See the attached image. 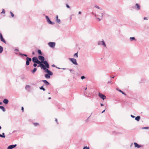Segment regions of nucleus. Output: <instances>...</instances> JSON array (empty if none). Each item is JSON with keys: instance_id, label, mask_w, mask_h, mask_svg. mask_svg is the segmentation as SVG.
Returning a JSON list of instances; mask_svg holds the SVG:
<instances>
[{"instance_id": "nucleus-47", "label": "nucleus", "mask_w": 149, "mask_h": 149, "mask_svg": "<svg viewBox=\"0 0 149 149\" xmlns=\"http://www.w3.org/2000/svg\"><path fill=\"white\" fill-rule=\"evenodd\" d=\"M81 11H79V12H78V13L79 14H81Z\"/></svg>"}, {"instance_id": "nucleus-53", "label": "nucleus", "mask_w": 149, "mask_h": 149, "mask_svg": "<svg viewBox=\"0 0 149 149\" xmlns=\"http://www.w3.org/2000/svg\"><path fill=\"white\" fill-rule=\"evenodd\" d=\"M62 69L63 70H65L66 69V68H62Z\"/></svg>"}, {"instance_id": "nucleus-49", "label": "nucleus", "mask_w": 149, "mask_h": 149, "mask_svg": "<svg viewBox=\"0 0 149 149\" xmlns=\"http://www.w3.org/2000/svg\"><path fill=\"white\" fill-rule=\"evenodd\" d=\"M100 105L101 106H103L104 105L102 103H100Z\"/></svg>"}, {"instance_id": "nucleus-7", "label": "nucleus", "mask_w": 149, "mask_h": 149, "mask_svg": "<svg viewBox=\"0 0 149 149\" xmlns=\"http://www.w3.org/2000/svg\"><path fill=\"white\" fill-rule=\"evenodd\" d=\"M98 95L103 100H104L106 98V97L104 95L100 92L99 93Z\"/></svg>"}, {"instance_id": "nucleus-48", "label": "nucleus", "mask_w": 149, "mask_h": 149, "mask_svg": "<svg viewBox=\"0 0 149 149\" xmlns=\"http://www.w3.org/2000/svg\"><path fill=\"white\" fill-rule=\"evenodd\" d=\"M52 66L53 67H55V65H54L53 64L52 65Z\"/></svg>"}, {"instance_id": "nucleus-39", "label": "nucleus", "mask_w": 149, "mask_h": 149, "mask_svg": "<svg viewBox=\"0 0 149 149\" xmlns=\"http://www.w3.org/2000/svg\"><path fill=\"white\" fill-rule=\"evenodd\" d=\"M21 79H25V77H23L21 78Z\"/></svg>"}, {"instance_id": "nucleus-57", "label": "nucleus", "mask_w": 149, "mask_h": 149, "mask_svg": "<svg viewBox=\"0 0 149 149\" xmlns=\"http://www.w3.org/2000/svg\"><path fill=\"white\" fill-rule=\"evenodd\" d=\"M56 68H57L58 69H60V68H57V67H56Z\"/></svg>"}, {"instance_id": "nucleus-46", "label": "nucleus", "mask_w": 149, "mask_h": 149, "mask_svg": "<svg viewBox=\"0 0 149 149\" xmlns=\"http://www.w3.org/2000/svg\"><path fill=\"white\" fill-rule=\"evenodd\" d=\"M23 55L25 56H26V57H27V55L26 54H23Z\"/></svg>"}, {"instance_id": "nucleus-37", "label": "nucleus", "mask_w": 149, "mask_h": 149, "mask_svg": "<svg viewBox=\"0 0 149 149\" xmlns=\"http://www.w3.org/2000/svg\"><path fill=\"white\" fill-rule=\"evenodd\" d=\"M1 13H5V11L4 9H3L2 10V11Z\"/></svg>"}, {"instance_id": "nucleus-11", "label": "nucleus", "mask_w": 149, "mask_h": 149, "mask_svg": "<svg viewBox=\"0 0 149 149\" xmlns=\"http://www.w3.org/2000/svg\"><path fill=\"white\" fill-rule=\"evenodd\" d=\"M134 8L136 10H139L140 9V6L138 3H136Z\"/></svg>"}, {"instance_id": "nucleus-17", "label": "nucleus", "mask_w": 149, "mask_h": 149, "mask_svg": "<svg viewBox=\"0 0 149 149\" xmlns=\"http://www.w3.org/2000/svg\"><path fill=\"white\" fill-rule=\"evenodd\" d=\"M56 20L57 23H60L61 20L59 19H58V16L57 15L56 16Z\"/></svg>"}, {"instance_id": "nucleus-26", "label": "nucleus", "mask_w": 149, "mask_h": 149, "mask_svg": "<svg viewBox=\"0 0 149 149\" xmlns=\"http://www.w3.org/2000/svg\"><path fill=\"white\" fill-rule=\"evenodd\" d=\"M130 39L131 41H132L133 40H136L134 38V37H130Z\"/></svg>"}, {"instance_id": "nucleus-45", "label": "nucleus", "mask_w": 149, "mask_h": 149, "mask_svg": "<svg viewBox=\"0 0 149 149\" xmlns=\"http://www.w3.org/2000/svg\"><path fill=\"white\" fill-rule=\"evenodd\" d=\"M14 51H18V50L17 49H15Z\"/></svg>"}, {"instance_id": "nucleus-23", "label": "nucleus", "mask_w": 149, "mask_h": 149, "mask_svg": "<svg viewBox=\"0 0 149 149\" xmlns=\"http://www.w3.org/2000/svg\"><path fill=\"white\" fill-rule=\"evenodd\" d=\"M37 69L36 68H34L33 70L31 71L32 73L34 74L37 70Z\"/></svg>"}, {"instance_id": "nucleus-41", "label": "nucleus", "mask_w": 149, "mask_h": 149, "mask_svg": "<svg viewBox=\"0 0 149 149\" xmlns=\"http://www.w3.org/2000/svg\"><path fill=\"white\" fill-rule=\"evenodd\" d=\"M131 116L132 118H134L135 116L132 115H131Z\"/></svg>"}, {"instance_id": "nucleus-29", "label": "nucleus", "mask_w": 149, "mask_h": 149, "mask_svg": "<svg viewBox=\"0 0 149 149\" xmlns=\"http://www.w3.org/2000/svg\"><path fill=\"white\" fill-rule=\"evenodd\" d=\"M142 129H149V127H144L142 128Z\"/></svg>"}, {"instance_id": "nucleus-16", "label": "nucleus", "mask_w": 149, "mask_h": 149, "mask_svg": "<svg viewBox=\"0 0 149 149\" xmlns=\"http://www.w3.org/2000/svg\"><path fill=\"white\" fill-rule=\"evenodd\" d=\"M8 102V100L6 99H5L3 101V102L5 104H7Z\"/></svg>"}, {"instance_id": "nucleus-36", "label": "nucleus", "mask_w": 149, "mask_h": 149, "mask_svg": "<svg viewBox=\"0 0 149 149\" xmlns=\"http://www.w3.org/2000/svg\"><path fill=\"white\" fill-rule=\"evenodd\" d=\"M33 66H34V67H36V66H37V63H35L33 64Z\"/></svg>"}, {"instance_id": "nucleus-34", "label": "nucleus", "mask_w": 149, "mask_h": 149, "mask_svg": "<svg viewBox=\"0 0 149 149\" xmlns=\"http://www.w3.org/2000/svg\"><path fill=\"white\" fill-rule=\"evenodd\" d=\"M116 90H117V91H118L119 92H122V91L121 90H120L119 89V88H117L116 89Z\"/></svg>"}, {"instance_id": "nucleus-24", "label": "nucleus", "mask_w": 149, "mask_h": 149, "mask_svg": "<svg viewBox=\"0 0 149 149\" xmlns=\"http://www.w3.org/2000/svg\"><path fill=\"white\" fill-rule=\"evenodd\" d=\"M0 137L2 138H5V134L4 133H3L2 134H0Z\"/></svg>"}, {"instance_id": "nucleus-38", "label": "nucleus", "mask_w": 149, "mask_h": 149, "mask_svg": "<svg viewBox=\"0 0 149 149\" xmlns=\"http://www.w3.org/2000/svg\"><path fill=\"white\" fill-rule=\"evenodd\" d=\"M66 7L68 8H70V6L68 4H66Z\"/></svg>"}, {"instance_id": "nucleus-28", "label": "nucleus", "mask_w": 149, "mask_h": 149, "mask_svg": "<svg viewBox=\"0 0 149 149\" xmlns=\"http://www.w3.org/2000/svg\"><path fill=\"white\" fill-rule=\"evenodd\" d=\"M39 88L40 89L44 91H45V89L43 88V86H41V87H40Z\"/></svg>"}, {"instance_id": "nucleus-44", "label": "nucleus", "mask_w": 149, "mask_h": 149, "mask_svg": "<svg viewBox=\"0 0 149 149\" xmlns=\"http://www.w3.org/2000/svg\"><path fill=\"white\" fill-rule=\"evenodd\" d=\"M23 54H22L21 53H19V55H21V56H23Z\"/></svg>"}, {"instance_id": "nucleus-22", "label": "nucleus", "mask_w": 149, "mask_h": 149, "mask_svg": "<svg viewBox=\"0 0 149 149\" xmlns=\"http://www.w3.org/2000/svg\"><path fill=\"white\" fill-rule=\"evenodd\" d=\"M94 7L95 8H97L98 9H100V10H101V11L102 10V8H100V7L96 5V6H95Z\"/></svg>"}, {"instance_id": "nucleus-5", "label": "nucleus", "mask_w": 149, "mask_h": 149, "mask_svg": "<svg viewBox=\"0 0 149 149\" xmlns=\"http://www.w3.org/2000/svg\"><path fill=\"white\" fill-rule=\"evenodd\" d=\"M97 44L98 45H103L104 47H106V45L103 40H102L101 41H99Z\"/></svg>"}, {"instance_id": "nucleus-1", "label": "nucleus", "mask_w": 149, "mask_h": 149, "mask_svg": "<svg viewBox=\"0 0 149 149\" xmlns=\"http://www.w3.org/2000/svg\"><path fill=\"white\" fill-rule=\"evenodd\" d=\"M47 68L45 65L44 67L41 69L44 70L45 72L47 73V74H46L45 75V78L47 79H50V76L53 75V74L52 72L49 70Z\"/></svg>"}, {"instance_id": "nucleus-55", "label": "nucleus", "mask_w": 149, "mask_h": 149, "mask_svg": "<svg viewBox=\"0 0 149 149\" xmlns=\"http://www.w3.org/2000/svg\"><path fill=\"white\" fill-rule=\"evenodd\" d=\"M111 83V81H108V84H109V83Z\"/></svg>"}, {"instance_id": "nucleus-27", "label": "nucleus", "mask_w": 149, "mask_h": 149, "mask_svg": "<svg viewBox=\"0 0 149 149\" xmlns=\"http://www.w3.org/2000/svg\"><path fill=\"white\" fill-rule=\"evenodd\" d=\"M38 52L40 55H42V54L41 51L40 50H38Z\"/></svg>"}, {"instance_id": "nucleus-2", "label": "nucleus", "mask_w": 149, "mask_h": 149, "mask_svg": "<svg viewBox=\"0 0 149 149\" xmlns=\"http://www.w3.org/2000/svg\"><path fill=\"white\" fill-rule=\"evenodd\" d=\"M98 12L99 13L97 15L95 14V17L98 20L100 21L102 19L103 17L104 16L105 13L102 10Z\"/></svg>"}, {"instance_id": "nucleus-42", "label": "nucleus", "mask_w": 149, "mask_h": 149, "mask_svg": "<svg viewBox=\"0 0 149 149\" xmlns=\"http://www.w3.org/2000/svg\"><path fill=\"white\" fill-rule=\"evenodd\" d=\"M143 19L144 20H147L148 19L147 17H144Z\"/></svg>"}, {"instance_id": "nucleus-50", "label": "nucleus", "mask_w": 149, "mask_h": 149, "mask_svg": "<svg viewBox=\"0 0 149 149\" xmlns=\"http://www.w3.org/2000/svg\"><path fill=\"white\" fill-rule=\"evenodd\" d=\"M105 109L104 110H103L102 112V113H104L105 111Z\"/></svg>"}, {"instance_id": "nucleus-13", "label": "nucleus", "mask_w": 149, "mask_h": 149, "mask_svg": "<svg viewBox=\"0 0 149 149\" xmlns=\"http://www.w3.org/2000/svg\"><path fill=\"white\" fill-rule=\"evenodd\" d=\"M0 38L1 41L5 43H6V42L5 40L3 38V36L1 33H0Z\"/></svg>"}, {"instance_id": "nucleus-51", "label": "nucleus", "mask_w": 149, "mask_h": 149, "mask_svg": "<svg viewBox=\"0 0 149 149\" xmlns=\"http://www.w3.org/2000/svg\"><path fill=\"white\" fill-rule=\"evenodd\" d=\"M55 121L57 123V119H55Z\"/></svg>"}, {"instance_id": "nucleus-40", "label": "nucleus", "mask_w": 149, "mask_h": 149, "mask_svg": "<svg viewBox=\"0 0 149 149\" xmlns=\"http://www.w3.org/2000/svg\"><path fill=\"white\" fill-rule=\"evenodd\" d=\"M21 110H22V112L24 111V108L23 107H22Z\"/></svg>"}, {"instance_id": "nucleus-30", "label": "nucleus", "mask_w": 149, "mask_h": 149, "mask_svg": "<svg viewBox=\"0 0 149 149\" xmlns=\"http://www.w3.org/2000/svg\"><path fill=\"white\" fill-rule=\"evenodd\" d=\"M89 149V147H87V146H85V147H84L83 148V149Z\"/></svg>"}, {"instance_id": "nucleus-6", "label": "nucleus", "mask_w": 149, "mask_h": 149, "mask_svg": "<svg viewBox=\"0 0 149 149\" xmlns=\"http://www.w3.org/2000/svg\"><path fill=\"white\" fill-rule=\"evenodd\" d=\"M69 59L75 65H77L78 64L77 63L76 60L73 58H69Z\"/></svg>"}, {"instance_id": "nucleus-35", "label": "nucleus", "mask_w": 149, "mask_h": 149, "mask_svg": "<svg viewBox=\"0 0 149 149\" xmlns=\"http://www.w3.org/2000/svg\"><path fill=\"white\" fill-rule=\"evenodd\" d=\"M34 125L35 126H37L38 125V123H34Z\"/></svg>"}, {"instance_id": "nucleus-12", "label": "nucleus", "mask_w": 149, "mask_h": 149, "mask_svg": "<svg viewBox=\"0 0 149 149\" xmlns=\"http://www.w3.org/2000/svg\"><path fill=\"white\" fill-rule=\"evenodd\" d=\"M17 146L16 144L10 145L8 147L7 149H12L15 147Z\"/></svg>"}, {"instance_id": "nucleus-54", "label": "nucleus", "mask_w": 149, "mask_h": 149, "mask_svg": "<svg viewBox=\"0 0 149 149\" xmlns=\"http://www.w3.org/2000/svg\"><path fill=\"white\" fill-rule=\"evenodd\" d=\"M2 104V102H0V105Z\"/></svg>"}, {"instance_id": "nucleus-9", "label": "nucleus", "mask_w": 149, "mask_h": 149, "mask_svg": "<svg viewBox=\"0 0 149 149\" xmlns=\"http://www.w3.org/2000/svg\"><path fill=\"white\" fill-rule=\"evenodd\" d=\"M26 65H28L29 64L30 62L31 61V58H30L27 57L26 58Z\"/></svg>"}, {"instance_id": "nucleus-31", "label": "nucleus", "mask_w": 149, "mask_h": 149, "mask_svg": "<svg viewBox=\"0 0 149 149\" xmlns=\"http://www.w3.org/2000/svg\"><path fill=\"white\" fill-rule=\"evenodd\" d=\"M74 56H76V57H77H77H78V54H77V53H75V54H74Z\"/></svg>"}, {"instance_id": "nucleus-61", "label": "nucleus", "mask_w": 149, "mask_h": 149, "mask_svg": "<svg viewBox=\"0 0 149 149\" xmlns=\"http://www.w3.org/2000/svg\"><path fill=\"white\" fill-rule=\"evenodd\" d=\"M48 94H50V93H49Z\"/></svg>"}, {"instance_id": "nucleus-56", "label": "nucleus", "mask_w": 149, "mask_h": 149, "mask_svg": "<svg viewBox=\"0 0 149 149\" xmlns=\"http://www.w3.org/2000/svg\"><path fill=\"white\" fill-rule=\"evenodd\" d=\"M51 99V97H49V98H48V99H49H49Z\"/></svg>"}, {"instance_id": "nucleus-4", "label": "nucleus", "mask_w": 149, "mask_h": 149, "mask_svg": "<svg viewBox=\"0 0 149 149\" xmlns=\"http://www.w3.org/2000/svg\"><path fill=\"white\" fill-rule=\"evenodd\" d=\"M32 61L34 63H36L37 64H39V65H38V67L40 66L41 68H42L44 67L45 65L43 64H41L40 61H39L38 58L36 57H33L32 58Z\"/></svg>"}, {"instance_id": "nucleus-21", "label": "nucleus", "mask_w": 149, "mask_h": 149, "mask_svg": "<svg viewBox=\"0 0 149 149\" xmlns=\"http://www.w3.org/2000/svg\"><path fill=\"white\" fill-rule=\"evenodd\" d=\"M69 70H70V72L71 73H72V74H75V71L73 70L70 69Z\"/></svg>"}, {"instance_id": "nucleus-25", "label": "nucleus", "mask_w": 149, "mask_h": 149, "mask_svg": "<svg viewBox=\"0 0 149 149\" xmlns=\"http://www.w3.org/2000/svg\"><path fill=\"white\" fill-rule=\"evenodd\" d=\"M3 51V48L2 47L0 46V53H1Z\"/></svg>"}, {"instance_id": "nucleus-32", "label": "nucleus", "mask_w": 149, "mask_h": 149, "mask_svg": "<svg viewBox=\"0 0 149 149\" xmlns=\"http://www.w3.org/2000/svg\"><path fill=\"white\" fill-rule=\"evenodd\" d=\"M10 13L11 16L12 17H13L14 16V14L12 12H10Z\"/></svg>"}, {"instance_id": "nucleus-60", "label": "nucleus", "mask_w": 149, "mask_h": 149, "mask_svg": "<svg viewBox=\"0 0 149 149\" xmlns=\"http://www.w3.org/2000/svg\"><path fill=\"white\" fill-rule=\"evenodd\" d=\"M114 78V77H112V78Z\"/></svg>"}, {"instance_id": "nucleus-10", "label": "nucleus", "mask_w": 149, "mask_h": 149, "mask_svg": "<svg viewBox=\"0 0 149 149\" xmlns=\"http://www.w3.org/2000/svg\"><path fill=\"white\" fill-rule=\"evenodd\" d=\"M48 45L51 47H54L55 45V43L54 42H50L48 43Z\"/></svg>"}, {"instance_id": "nucleus-58", "label": "nucleus", "mask_w": 149, "mask_h": 149, "mask_svg": "<svg viewBox=\"0 0 149 149\" xmlns=\"http://www.w3.org/2000/svg\"><path fill=\"white\" fill-rule=\"evenodd\" d=\"M1 126H0V130L1 129Z\"/></svg>"}, {"instance_id": "nucleus-19", "label": "nucleus", "mask_w": 149, "mask_h": 149, "mask_svg": "<svg viewBox=\"0 0 149 149\" xmlns=\"http://www.w3.org/2000/svg\"><path fill=\"white\" fill-rule=\"evenodd\" d=\"M140 119V116H137L135 118V120L138 121H139Z\"/></svg>"}, {"instance_id": "nucleus-18", "label": "nucleus", "mask_w": 149, "mask_h": 149, "mask_svg": "<svg viewBox=\"0 0 149 149\" xmlns=\"http://www.w3.org/2000/svg\"><path fill=\"white\" fill-rule=\"evenodd\" d=\"M31 87V86L29 85H26L25 87V89L26 90H27L28 91L29 90V88Z\"/></svg>"}, {"instance_id": "nucleus-14", "label": "nucleus", "mask_w": 149, "mask_h": 149, "mask_svg": "<svg viewBox=\"0 0 149 149\" xmlns=\"http://www.w3.org/2000/svg\"><path fill=\"white\" fill-rule=\"evenodd\" d=\"M134 145L135 147H137V148H139L141 147V145H139L138 144H137L136 142L134 143Z\"/></svg>"}, {"instance_id": "nucleus-59", "label": "nucleus", "mask_w": 149, "mask_h": 149, "mask_svg": "<svg viewBox=\"0 0 149 149\" xmlns=\"http://www.w3.org/2000/svg\"><path fill=\"white\" fill-rule=\"evenodd\" d=\"M85 89V90H86L87 89V88H86Z\"/></svg>"}, {"instance_id": "nucleus-20", "label": "nucleus", "mask_w": 149, "mask_h": 149, "mask_svg": "<svg viewBox=\"0 0 149 149\" xmlns=\"http://www.w3.org/2000/svg\"><path fill=\"white\" fill-rule=\"evenodd\" d=\"M0 109L2 110L3 112H5L6 111L4 107L3 106H0Z\"/></svg>"}, {"instance_id": "nucleus-52", "label": "nucleus", "mask_w": 149, "mask_h": 149, "mask_svg": "<svg viewBox=\"0 0 149 149\" xmlns=\"http://www.w3.org/2000/svg\"><path fill=\"white\" fill-rule=\"evenodd\" d=\"M32 54L34 55L35 54V53L34 52H33L32 53Z\"/></svg>"}, {"instance_id": "nucleus-43", "label": "nucleus", "mask_w": 149, "mask_h": 149, "mask_svg": "<svg viewBox=\"0 0 149 149\" xmlns=\"http://www.w3.org/2000/svg\"><path fill=\"white\" fill-rule=\"evenodd\" d=\"M123 94H124L125 95H126V94L123 91H122V92H121Z\"/></svg>"}, {"instance_id": "nucleus-8", "label": "nucleus", "mask_w": 149, "mask_h": 149, "mask_svg": "<svg viewBox=\"0 0 149 149\" xmlns=\"http://www.w3.org/2000/svg\"><path fill=\"white\" fill-rule=\"evenodd\" d=\"M45 17L46 19V20H47V21L48 23L49 24H54V23L53 22H52L51 21H50L49 17L48 16H46Z\"/></svg>"}, {"instance_id": "nucleus-3", "label": "nucleus", "mask_w": 149, "mask_h": 149, "mask_svg": "<svg viewBox=\"0 0 149 149\" xmlns=\"http://www.w3.org/2000/svg\"><path fill=\"white\" fill-rule=\"evenodd\" d=\"M39 59L40 61L41 64L43 63L45 65V66L47 68H49V65L48 63L46 61H45L44 57L42 56H38Z\"/></svg>"}, {"instance_id": "nucleus-15", "label": "nucleus", "mask_w": 149, "mask_h": 149, "mask_svg": "<svg viewBox=\"0 0 149 149\" xmlns=\"http://www.w3.org/2000/svg\"><path fill=\"white\" fill-rule=\"evenodd\" d=\"M42 81L43 82L46 86H48L50 84L47 80H42Z\"/></svg>"}, {"instance_id": "nucleus-33", "label": "nucleus", "mask_w": 149, "mask_h": 149, "mask_svg": "<svg viewBox=\"0 0 149 149\" xmlns=\"http://www.w3.org/2000/svg\"><path fill=\"white\" fill-rule=\"evenodd\" d=\"M81 79H83L85 78V77L84 76H83L81 77Z\"/></svg>"}]
</instances>
